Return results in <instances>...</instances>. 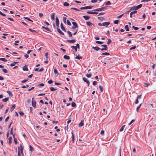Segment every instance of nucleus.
<instances>
[{"mask_svg":"<svg viewBox=\"0 0 156 156\" xmlns=\"http://www.w3.org/2000/svg\"><path fill=\"white\" fill-rule=\"evenodd\" d=\"M0 60L4 62H7V60L4 58H0Z\"/></svg>","mask_w":156,"mask_h":156,"instance_id":"38","label":"nucleus"},{"mask_svg":"<svg viewBox=\"0 0 156 156\" xmlns=\"http://www.w3.org/2000/svg\"><path fill=\"white\" fill-rule=\"evenodd\" d=\"M110 24V22H105L102 23V26H108Z\"/></svg>","mask_w":156,"mask_h":156,"instance_id":"9","label":"nucleus"},{"mask_svg":"<svg viewBox=\"0 0 156 156\" xmlns=\"http://www.w3.org/2000/svg\"><path fill=\"white\" fill-rule=\"evenodd\" d=\"M142 6V4L139 5L137 6H135L131 7L132 10H136L138 9L141 8Z\"/></svg>","mask_w":156,"mask_h":156,"instance_id":"1","label":"nucleus"},{"mask_svg":"<svg viewBox=\"0 0 156 156\" xmlns=\"http://www.w3.org/2000/svg\"><path fill=\"white\" fill-rule=\"evenodd\" d=\"M72 24L73 25V26H72V29H75L76 28L78 27V26L77 24V23L76 22H73Z\"/></svg>","mask_w":156,"mask_h":156,"instance_id":"4","label":"nucleus"},{"mask_svg":"<svg viewBox=\"0 0 156 156\" xmlns=\"http://www.w3.org/2000/svg\"><path fill=\"white\" fill-rule=\"evenodd\" d=\"M24 18L26 19H27V20H28L29 21H31V22H33V21L32 20H31V19H30L28 17H25Z\"/></svg>","mask_w":156,"mask_h":156,"instance_id":"48","label":"nucleus"},{"mask_svg":"<svg viewBox=\"0 0 156 156\" xmlns=\"http://www.w3.org/2000/svg\"><path fill=\"white\" fill-rule=\"evenodd\" d=\"M106 9V7H103L101 8H98V9H95L93 10L94 11H104Z\"/></svg>","mask_w":156,"mask_h":156,"instance_id":"2","label":"nucleus"},{"mask_svg":"<svg viewBox=\"0 0 156 156\" xmlns=\"http://www.w3.org/2000/svg\"><path fill=\"white\" fill-rule=\"evenodd\" d=\"M19 113L20 115H22V116H23L24 114L23 112L22 111L20 112Z\"/></svg>","mask_w":156,"mask_h":156,"instance_id":"57","label":"nucleus"},{"mask_svg":"<svg viewBox=\"0 0 156 156\" xmlns=\"http://www.w3.org/2000/svg\"><path fill=\"white\" fill-rule=\"evenodd\" d=\"M141 94L137 96V99H136V101L135 102V103L136 104H137L138 103L139 101H138V99H141Z\"/></svg>","mask_w":156,"mask_h":156,"instance_id":"7","label":"nucleus"},{"mask_svg":"<svg viewBox=\"0 0 156 156\" xmlns=\"http://www.w3.org/2000/svg\"><path fill=\"white\" fill-rule=\"evenodd\" d=\"M59 19L57 17H56V25L58 27H59Z\"/></svg>","mask_w":156,"mask_h":156,"instance_id":"5","label":"nucleus"},{"mask_svg":"<svg viewBox=\"0 0 156 156\" xmlns=\"http://www.w3.org/2000/svg\"><path fill=\"white\" fill-rule=\"evenodd\" d=\"M150 84L149 83H144V86L145 87H147Z\"/></svg>","mask_w":156,"mask_h":156,"instance_id":"37","label":"nucleus"},{"mask_svg":"<svg viewBox=\"0 0 156 156\" xmlns=\"http://www.w3.org/2000/svg\"><path fill=\"white\" fill-rule=\"evenodd\" d=\"M76 59H80L82 58V57L79 55H78L77 56H76L75 57Z\"/></svg>","mask_w":156,"mask_h":156,"instance_id":"32","label":"nucleus"},{"mask_svg":"<svg viewBox=\"0 0 156 156\" xmlns=\"http://www.w3.org/2000/svg\"><path fill=\"white\" fill-rule=\"evenodd\" d=\"M29 147L30 148V151L31 152H32L34 150V148L32 147L31 146H29Z\"/></svg>","mask_w":156,"mask_h":156,"instance_id":"47","label":"nucleus"},{"mask_svg":"<svg viewBox=\"0 0 156 156\" xmlns=\"http://www.w3.org/2000/svg\"><path fill=\"white\" fill-rule=\"evenodd\" d=\"M92 75L91 74H86V76L88 78H90L91 77Z\"/></svg>","mask_w":156,"mask_h":156,"instance_id":"51","label":"nucleus"},{"mask_svg":"<svg viewBox=\"0 0 156 156\" xmlns=\"http://www.w3.org/2000/svg\"><path fill=\"white\" fill-rule=\"evenodd\" d=\"M63 5L65 6H69V4L67 2H65L63 3Z\"/></svg>","mask_w":156,"mask_h":156,"instance_id":"26","label":"nucleus"},{"mask_svg":"<svg viewBox=\"0 0 156 156\" xmlns=\"http://www.w3.org/2000/svg\"><path fill=\"white\" fill-rule=\"evenodd\" d=\"M80 9H88V8L87 6L84 7H82L80 8Z\"/></svg>","mask_w":156,"mask_h":156,"instance_id":"40","label":"nucleus"},{"mask_svg":"<svg viewBox=\"0 0 156 156\" xmlns=\"http://www.w3.org/2000/svg\"><path fill=\"white\" fill-rule=\"evenodd\" d=\"M50 90L51 91H53L55 90H56V89H55L54 87H51L50 88Z\"/></svg>","mask_w":156,"mask_h":156,"instance_id":"49","label":"nucleus"},{"mask_svg":"<svg viewBox=\"0 0 156 156\" xmlns=\"http://www.w3.org/2000/svg\"><path fill=\"white\" fill-rule=\"evenodd\" d=\"M63 22H64L66 23V20L67 19V18L65 17H63Z\"/></svg>","mask_w":156,"mask_h":156,"instance_id":"50","label":"nucleus"},{"mask_svg":"<svg viewBox=\"0 0 156 156\" xmlns=\"http://www.w3.org/2000/svg\"><path fill=\"white\" fill-rule=\"evenodd\" d=\"M86 24L87 26H89L93 25V24L92 23L89 21L87 22Z\"/></svg>","mask_w":156,"mask_h":156,"instance_id":"16","label":"nucleus"},{"mask_svg":"<svg viewBox=\"0 0 156 156\" xmlns=\"http://www.w3.org/2000/svg\"><path fill=\"white\" fill-rule=\"evenodd\" d=\"M132 28H133L135 30H137L139 29V28L135 27L134 26H132Z\"/></svg>","mask_w":156,"mask_h":156,"instance_id":"44","label":"nucleus"},{"mask_svg":"<svg viewBox=\"0 0 156 156\" xmlns=\"http://www.w3.org/2000/svg\"><path fill=\"white\" fill-rule=\"evenodd\" d=\"M36 102L35 100H34V98H33L32 100V106L34 108H35L36 107Z\"/></svg>","mask_w":156,"mask_h":156,"instance_id":"3","label":"nucleus"},{"mask_svg":"<svg viewBox=\"0 0 156 156\" xmlns=\"http://www.w3.org/2000/svg\"><path fill=\"white\" fill-rule=\"evenodd\" d=\"M48 52H46L45 53V56L46 57V58H48Z\"/></svg>","mask_w":156,"mask_h":156,"instance_id":"64","label":"nucleus"},{"mask_svg":"<svg viewBox=\"0 0 156 156\" xmlns=\"http://www.w3.org/2000/svg\"><path fill=\"white\" fill-rule=\"evenodd\" d=\"M23 69L24 71H27L28 70V68L26 66H23Z\"/></svg>","mask_w":156,"mask_h":156,"instance_id":"17","label":"nucleus"},{"mask_svg":"<svg viewBox=\"0 0 156 156\" xmlns=\"http://www.w3.org/2000/svg\"><path fill=\"white\" fill-rule=\"evenodd\" d=\"M99 87L100 90L101 92H103V87L101 85H99Z\"/></svg>","mask_w":156,"mask_h":156,"instance_id":"27","label":"nucleus"},{"mask_svg":"<svg viewBox=\"0 0 156 156\" xmlns=\"http://www.w3.org/2000/svg\"><path fill=\"white\" fill-rule=\"evenodd\" d=\"M83 17L84 18V19L86 20H88L90 18V17L89 16H83Z\"/></svg>","mask_w":156,"mask_h":156,"instance_id":"18","label":"nucleus"},{"mask_svg":"<svg viewBox=\"0 0 156 156\" xmlns=\"http://www.w3.org/2000/svg\"><path fill=\"white\" fill-rule=\"evenodd\" d=\"M28 79H27V80H23V81H21V83H24L26 82H27L28 81Z\"/></svg>","mask_w":156,"mask_h":156,"instance_id":"56","label":"nucleus"},{"mask_svg":"<svg viewBox=\"0 0 156 156\" xmlns=\"http://www.w3.org/2000/svg\"><path fill=\"white\" fill-rule=\"evenodd\" d=\"M71 9H74L75 10L78 11H80V10L78 9L77 8H73L72 7V8H71Z\"/></svg>","mask_w":156,"mask_h":156,"instance_id":"39","label":"nucleus"},{"mask_svg":"<svg viewBox=\"0 0 156 156\" xmlns=\"http://www.w3.org/2000/svg\"><path fill=\"white\" fill-rule=\"evenodd\" d=\"M110 55L109 53H107V52H105L104 53H103L101 54V55Z\"/></svg>","mask_w":156,"mask_h":156,"instance_id":"42","label":"nucleus"},{"mask_svg":"<svg viewBox=\"0 0 156 156\" xmlns=\"http://www.w3.org/2000/svg\"><path fill=\"white\" fill-rule=\"evenodd\" d=\"M71 48L73 49H74L75 51V52H76L77 51V47L73 46H71Z\"/></svg>","mask_w":156,"mask_h":156,"instance_id":"15","label":"nucleus"},{"mask_svg":"<svg viewBox=\"0 0 156 156\" xmlns=\"http://www.w3.org/2000/svg\"><path fill=\"white\" fill-rule=\"evenodd\" d=\"M9 116H7L5 119V122H7L8 121V120L9 119Z\"/></svg>","mask_w":156,"mask_h":156,"instance_id":"61","label":"nucleus"},{"mask_svg":"<svg viewBox=\"0 0 156 156\" xmlns=\"http://www.w3.org/2000/svg\"><path fill=\"white\" fill-rule=\"evenodd\" d=\"M136 48V46H133V47H131V48H130V50H133V49H135Z\"/></svg>","mask_w":156,"mask_h":156,"instance_id":"60","label":"nucleus"},{"mask_svg":"<svg viewBox=\"0 0 156 156\" xmlns=\"http://www.w3.org/2000/svg\"><path fill=\"white\" fill-rule=\"evenodd\" d=\"M63 57L65 59L67 60H69L70 58V57L69 56L67 55H64Z\"/></svg>","mask_w":156,"mask_h":156,"instance_id":"22","label":"nucleus"},{"mask_svg":"<svg viewBox=\"0 0 156 156\" xmlns=\"http://www.w3.org/2000/svg\"><path fill=\"white\" fill-rule=\"evenodd\" d=\"M23 148L22 147V144H20V151L21 153L23 155Z\"/></svg>","mask_w":156,"mask_h":156,"instance_id":"8","label":"nucleus"},{"mask_svg":"<svg viewBox=\"0 0 156 156\" xmlns=\"http://www.w3.org/2000/svg\"><path fill=\"white\" fill-rule=\"evenodd\" d=\"M141 104H140L139 105V106H137L136 108V111L137 112H138V109L141 106Z\"/></svg>","mask_w":156,"mask_h":156,"instance_id":"52","label":"nucleus"},{"mask_svg":"<svg viewBox=\"0 0 156 156\" xmlns=\"http://www.w3.org/2000/svg\"><path fill=\"white\" fill-rule=\"evenodd\" d=\"M2 101L4 102H6L9 100V98H5L2 99Z\"/></svg>","mask_w":156,"mask_h":156,"instance_id":"33","label":"nucleus"},{"mask_svg":"<svg viewBox=\"0 0 156 156\" xmlns=\"http://www.w3.org/2000/svg\"><path fill=\"white\" fill-rule=\"evenodd\" d=\"M2 70H3V72L5 73H7L8 72L7 70L6 69H2Z\"/></svg>","mask_w":156,"mask_h":156,"instance_id":"58","label":"nucleus"},{"mask_svg":"<svg viewBox=\"0 0 156 156\" xmlns=\"http://www.w3.org/2000/svg\"><path fill=\"white\" fill-rule=\"evenodd\" d=\"M67 24L69 26H71V24L70 21L69 20H67Z\"/></svg>","mask_w":156,"mask_h":156,"instance_id":"46","label":"nucleus"},{"mask_svg":"<svg viewBox=\"0 0 156 156\" xmlns=\"http://www.w3.org/2000/svg\"><path fill=\"white\" fill-rule=\"evenodd\" d=\"M125 126L124 125L122 126V127L121 128V129H119V131L120 132L123 131L124 130V128L125 127Z\"/></svg>","mask_w":156,"mask_h":156,"instance_id":"35","label":"nucleus"},{"mask_svg":"<svg viewBox=\"0 0 156 156\" xmlns=\"http://www.w3.org/2000/svg\"><path fill=\"white\" fill-rule=\"evenodd\" d=\"M61 28L64 32H66V30L65 28L63 27V24L62 23H61Z\"/></svg>","mask_w":156,"mask_h":156,"instance_id":"10","label":"nucleus"},{"mask_svg":"<svg viewBox=\"0 0 156 156\" xmlns=\"http://www.w3.org/2000/svg\"><path fill=\"white\" fill-rule=\"evenodd\" d=\"M58 28V27H57V31L58 32V33H59V34H62V35H64V33H63L61 31V30L59 28Z\"/></svg>","mask_w":156,"mask_h":156,"instance_id":"12","label":"nucleus"},{"mask_svg":"<svg viewBox=\"0 0 156 156\" xmlns=\"http://www.w3.org/2000/svg\"><path fill=\"white\" fill-rule=\"evenodd\" d=\"M97 2V0H92L91 1V2L92 3H96Z\"/></svg>","mask_w":156,"mask_h":156,"instance_id":"63","label":"nucleus"},{"mask_svg":"<svg viewBox=\"0 0 156 156\" xmlns=\"http://www.w3.org/2000/svg\"><path fill=\"white\" fill-rule=\"evenodd\" d=\"M84 125L83 121V120H81L79 124V126L81 127L83 126Z\"/></svg>","mask_w":156,"mask_h":156,"instance_id":"14","label":"nucleus"},{"mask_svg":"<svg viewBox=\"0 0 156 156\" xmlns=\"http://www.w3.org/2000/svg\"><path fill=\"white\" fill-rule=\"evenodd\" d=\"M29 30L32 32H37L36 30L32 29H29Z\"/></svg>","mask_w":156,"mask_h":156,"instance_id":"41","label":"nucleus"},{"mask_svg":"<svg viewBox=\"0 0 156 156\" xmlns=\"http://www.w3.org/2000/svg\"><path fill=\"white\" fill-rule=\"evenodd\" d=\"M75 39H72L71 40H67V41L70 43H74L76 42Z\"/></svg>","mask_w":156,"mask_h":156,"instance_id":"13","label":"nucleus"},{"mask_svg":"<svg viewBox=\"0 0 156 156\" xmlns=\"http://www.w3.org/2000/svg\"><path fill=\"white\" fill-rule=\"evenodd\" d=\"M72 141L73 143H74V135L73 132H72Z\"/></svg>","mask_w":156,"mask_h":156,"instance_id":"25","label":"nucleus"},{"mask_svg":"<svg viewBox=\"0 0 156 156\" xmlns=\"http://www.w3.org/2000/svg\"><path fill=\"white\" fill-rule=\"evenodd\" d=\"M18 156H21L20 152V147H18Z\"/></svg>","mask_w":156,"mask_h":156,"instance_id":"59","label":"nucleus"},{"mask_svg":"<svg viewBox=\"0 0 156 156\" xmlns=\"http://www.w3.org/2000/svg\"><path fill=\"white\" fill-rule=\"evenodd\" d=\"M51 19L53 20H54L55 19V13H53L51 14Z\"/></svg>","mask_w":156,"mask_h":156,"instance_id":"24","label":"nucleus"},{"mask_svg":"<svg viewBox=\"0 0 156 156\" xmlns=\"http://www.w3.org/2000/svg\"><path fill=\"white\" fill-rule=\"evenodd\" d=\"M54 72L55 74H59L56 69L55 68L54 69Z\"/></svg>","mask_w":156,"mask_h":156,"instance_id":"34","label":"nucleus"},{"mask_svg":"<svg viewBox=\"0 0 156 156\" xmlns=\"http://www.w3.org/2000/svg\"><path fill=\"white\" fill-rule=\"evenodd\" d=\"M83 80L85 82L87 83L88 86H89V85L90 82L87 78H86L85 77H84L83 78Z\"/></svg>","mask_w":156,"mask_h":156,"instance_id":"6","label":"nucleus"},{"mask_svg":"<svg viewBox=\"0 0 156 156\" xmlns=\"http://www.w3.org/2000/svg\"><path fill=\"white\" fill-rule=\"evenodd\" d=\"M137 12V11H133V12H132L130 13V17L132 18V14H133L136 13Z\"/></svg>","mask_w":156,"mask_h":156,"instance_id":"21","label":"nucleus"},{"mask_svg":"<svg viewBox=\"0 0 156 156\" xmlns=\"http://www.w3.org/2000/svg\"><path fill=\"white\" fill-rule=\"evenodd\" d=\"M114 23L115 24H118L119 23V20H116L114 22Z\"/></svg>","mask_w":156,"mask_h":156,"instance_id":"55","label":"nucleus"},{"mask_svg":"<svg viewBox=\"0 0 156 156\" xmlns=\"http://www.w3.org/2000/svg\"><path fill=\"white\" fill-rule=\"evenodd\" d=\"M12 137L11 136L9 138V144H10L12 143Z\"/></svg>","mask_w":156,"mask_h":156,"instance_id":"36","label":"nucleus"},{"mask_svg":"<svg viewBox=\"0 0 156 156\" xmlns=\"http://www.w3.org/2000/svg\"><path fill=\"white\" fill-rule=\"evenodd\" d=\"M7 93L9 95V96L12 97L13 96V94L12 92L10 91H7Z\"/></svg>","mask_w":156,"mask_h":156,"instance_id":"19","label":"nucleus"},{"mask_svg":"<svg viewBox=\"0 0 156 156\" xmlns=\"http://www.w3.org/2000/svg\"><path fill=\"white\" fill-rule=\"evenodd\" d=\"M111 4V3L109 1H108L106 3L105 5H110Z\"/></svg>","mask_w":156,"mask_h":156,"instance_id":"54","label":"nucleus"},{"mask_svg":"<svg viewBox=\"0 0 156 156\" xmlns=\"http://www.w3.org/2000/svg\"><path fill=\"white\" fill-rule=\"evenodd\" d=\"M42 28L43 29H44L46 30L47 31H50V29L48 28V27H44V26H43L42 27Z\"/></svg>","mask_w":156,"mask_h":156,"instance_id":"29","label":"nucleus"},{"mask_svg":"<svg viewBox=\"0 0 156 156\" xmlns=\"http://www.w3.org/2000/svg\"><path fill=\"white\" fill-rule=\"evenodd\" d=\"M87 13L88 14H98V12H94L92 11H87Z\"/></svg>","mask_w":156,"mask_h":156,"instance_id":"11","label":"nucleus"},{"mask_svg":"<svg viewBox=\"0 0 156 156\" xmlns=\"http://www.w3.org/2000/svg\"><path fill=\"white\" fill-rule=\"evenodd\" d=\"M71 105L72 107H74L76 106V103L74 102L72 103Z\"/></svg>","mask_w":156,"mask_h":156,"instance_id":"43","label":"nucleus"},{"mask_svg":"<svg viewBox=\"0 0 156 156\" xmlns=\"http://www.w3.org/2000/svg\"><path fill=\"white\" fill-rule=\"evenodd\" d=\"M14 142L15 143V144H17V140L16 138H14Z\"/></svg>","mask_w":156,"mask_h":156,"instance_id":"45","label":"nucleus"},{"mask_svg":"<svg viewBox=\"0 0 156 156\" xmlns=\"http://www.w3.org/2000/svg\"><path fill=\"white\" fill-rule=\"evenodd\" d=\"M92 48L94 49L96 51H98V50L100 49V48L98 47H93Z\"/></svg>","mask_w":156,"mask_h":156,"instance_id":"20","label":"nucleus"},{"mask_svg":"<svg viewBox=\"0 0 156 156\" xmlns=\"http://www.w3.org/2000/svg\"><path fill=\"white\" fill-rule=\"evenodd\" d=\"M125 28L126 30V31H128L129 30L128 25H126L125 27Z\"/></svg>","mask_w":156,"mask_h":156,"instance_id":"28","label":"nucleus"},{"mask_svg":"<svg viewBox=\"0 0 156 156\" xmlns=\"http://www.w3.org/2000/svg\"><path fill=\"white\" fill-rule=\"evenodd\" d=\"M15 107L16 105L15 104H14L12 105V107L11 108H10V110L11 112L13 110Z\"/></svg>","mask_w":156,"mask_h":156,"instance_id":"23","label":"nucleus"},{"mask_svg":"<svg viewBox=\"0 0 156 156\" xmlns=\"http://www.w3.org/2000/svg\"><path fill=\"white\" fill-rule=\"evenodd\" d=\"M112 42V40L110 39H108V41L107 43V44H109L111 42Z\"/></svg>","mask_w":156,"mask_h":156,"instance_id":"53","label":"nucleus"},{"mask_svg":"<svg viewBox=\"0 0 156 156\" xmlns=\"http://www.w3.org/2000/svg\"><path fill=\"white\" fill-rule=\"evenodd\" d=\"M95 42L97 44H103L104 43V42L103 41H95Z\"/></svg>","mask_w":156,"mask_h":156,"instance_id":"31","label":"nucleus"},{"mask_svg":"<svg viewBox=\"0 0 156 156\" xmlns=\"http://www.w3.org/2000/svg\"><path fill=\"white\" fill-rule=\"evenodd\" d=\"M97 83V82L96 81H94L93 82V84L95 86Z\"/></svg>","mask_w":156,"mask_h":156,"instance_id":"62","label":"nucleus"},{"mask_svg":"<svg viewBox=\"0 0 156 156\" xmlns=\"http://www.w3.org/2000/svg\"><path fill=\"white\" fill-rule=\"evenodd\" d=\"M67 33H68V34H69V37H71L72 36V34L69 31H68L67 32Z\"/></svg>","mask_w":156,"mask_h":156,"instance_id":"30","label":"nucleus"}]
</instances>
